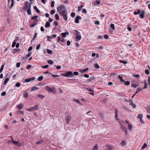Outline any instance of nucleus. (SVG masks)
Wrapping results in <instances>:
<instances>
[{
    "label": "nucleus",
    "instance_id": "33",
    "mask_svg": "<svg viewBox=\"0 0 150 150\" xmlns=\"http://www.w3.org/2000/svg\"><path fill=\"white\" fill-rule=\"evenodd\" d=\"M147 113L149 114L150 113V105H149L147 108Z\"/></svg>",
    "mask_w": 150,
    "mask_h": 150
},
{
    "label": "nucleus",
    "instance_id": "15",
    "mask_svg": "<svg viewBox=\"0 0 150 150\" xmlns=\"http://www.w3.org/2000/svg\"><path fill=\"white\" fill-rule=\"evenodd\" d=\"M88 70V68H86L84 69H81L79 70V71L81 73H83L87 71Z\"/></svg>",
    "mask_w": 150,
    "mask_h": 150
},
{
    "label": "nucleus",
    "instance_id": "60",
    "mask_svg": "<svg viewBox=\"0 0 150 150\" xmlns=\"http://www.w3.org/2000/svg\"><path fill=\"white\" fill-rule=\"evenodd\" d=\"M43 142V141L41 140V141H39L36 142V144H40L42 143Z\"/></svg>",
    "mask_w": 150,
    "mask_h": 150
},
{
    "label": "nucleus",
    "instance_id": "1",
    "mask_svg": "<svg viewBox=\"0 0 150 150\" xmlns=\"http://www.w3.org/2000/svg\"><path fill=\"white\" fill-rule=\"evenodd\" d=\"M57 9L59 12L58 13L59 15L67 11L65 6L63 5H61L58 7L57 8Z\"/></svg>",
    "mask_w": 150,
    "mask_h": 150
},
{
    "label": "nucleus",
    "instance_id": "44",
    "mask_svg": "<svg viewBox=\"0 0 150 150\" xmlns=\"http://www.w3.org/2000/svg\"><path fill=\"white\" fill-rule=\"evenodd\" d=\"M54 1H52L51 2V7H54Z\"/></svg>",
    "mask_w": 150,
    "mask_h": 150
},
{
    "label": "nucleus",
    "instance_id": "51",
    "mask_svg": "<svg viewBox=\"0 0 150 150\" xmlns=\"http://www.w3.org/2000/svg\"><path fill=\"white\" fill-rule=\"evenodd\" d=\"M55 11L54 10H52L51 11L50 13H51V14L52 15L54 14L55 13Z\"/></svg>",
    "mask_w": 150,
    "mask_h": 150
},
{
    "label": "nucleus",
    "instance_id": "4",
    "mask_svg": "<svg viewBox=\"0 0 150 150\" xmlns=\"http://www.w3.org/2000/svg\"><path fill=\"white\" fill-rule=\"evenodd\" d=\"M38 106L37 105H36L35 106L33 107H31L27 109V110L30 111H33L35 110H38Z\"/></svg>",
    "mask_w": 150,
    "mask_h": 150
},
{
    "label": "nucleus",
    "instance_id": "18",
    "mask_svg": "<svg viewBox=\"0 0 150 150\" xmlns=\"http://www.w3.org/2000/svg\"><path fill=\"white\" fill-rule=\"evenodd\" d=\"M50 23L48 21L45 24V27L47 28L50 27Z\"/></svg>",
    "mask_w": 150,
    "mask_h": 150
},
{
    "label": "nucleus",
    "instance_id": "16",
    "mask_svg": "<svg viewBox=\"0 0 150 150\" xmlns=\"http://www.w3.org/2000/svg\"><path fill=\"white\" fill-rule=\"evenodd\" d=\"M81 36L80 35H78L76 36V41L78 42L81 39Z\"/></svg>",
    "mask_w": 150,
    "mask_h": 150
},
{
    "label": "nucleus",
    "instance_id": "11",
    "mask_svg": "<svg viewBox=\"0 0 150 150\" xmlns=\"http://www.w3.org/2000/svg\"><path fill=\"white\" fill-rule=\"evenodd\" d=\"M106 146L107 147V148L105 150H113V148L109 145L106 144Z\"/></svg>",
    "mask_w": 150,
    "mask_h": 150
},
{
    "label": "nucleus",
    "instance_id": "21",
    "mask_svg": "<svg viewBox=\"0 0 150 150\" xmlns=\"http://www.w3.org/2000/svg\"><path fill=\"white\" fill-rule=\"evenodd\" d=\"M33 8H34V9L36 11V12L37 13H39L40 12V10L38 9V8L36 6H34L33 7Z\"/></svg>",
    "mask_w": 150,
    "mask_h": 150
},
{
    "label": "nucleus",
    "instance_id": "36",
    "mask_svg": "<svg viewBox=\"0 0 150 150\" xmlns=\"http://www.w3.org/2000/svg\"><path fill=\"white\" fill-rule=\"evenodd\" d=\"M55 18L57 20H59V17L58 15L57 14H56L55 15Z\"/></svg>",
    "mask_w": 150,
    "mask_h": 150
},
{
    "label": "nucleus",
    "instance_id": "5",
    "mask_svg": "<svg viewBox=\"0 0 150 150\" xmlns=\"http://www.w3.org/2000/svg\"><path fill=\"white\" fill-rule=\"evenodd\" d=\"M61 16H63V19L65 21H67V18H68V16H67V11L65 12V13H63L61 14L60 15Z\"/></svg>",
    "mask_w": 150,
    "mask_h": 150
},
{
    "label": "nucleus",
    "instance_id": "31",
    "mask_svg": "<svg viewBox=\"0 0 150 150\" xmlns=\"http://www.w3.org/2000/svg\"><path fill=\"white\" fill-rule=\"evenodd\" d=\"M95 79V78L94 77H90L88 80H87V81H93L94 79Z\"/></svg>",
    "mask_w": 150,
    "mask_h": 150
},
{
    "label": "nucleus",
    "instance_id": "48",
    "mask_svg": "<svg viewBox=\"0 0 150 150\" xmlns=\"http://www.w3.org/2000/svg\"><path fill=\"white\" fill-rule=\"evenodd\" d=\"M125 84L126 85L128 86L130 84V82L129 81H127L126 82L125 81Z\"/></svg>",
    "mask_w": 150,
    "mask_h": 150
},
{
    "label": "nucleus",
    "instance_id": "57",
    "mask_svg": "<svg viewBox=\"0 0 150 150\" xmlns=\"http://www.w3.org/2000/svg\"><path fill=\"white\" fill-rule=\"evenodd\" d=\"M133 76L137 78H138L140 77V76L138 74H134L133 75Z\"/></svg>",
    "mask_w": 150,
    "mask_h": 150
},
{
    "label": "nucleus",
    "instance_id": "32",
    "mask_svg": "<svg viewBox=\"0 0 150 150\" xmlns=\"http://www.w3.org/2000/svg\"><path fill=\"white\" fill-rule=\"evenodd\" d=\"M118 77L120 79L121 81L122 82H125V81L123 79L122 76H119Z\"/></svg>",
    "mask_w": 150,
    "mask_h": 150
},
{
    "label": "nucleus",
    "instance_id": "22",
    "mask_svg": "<svg viewBox=\"0 0 150 150\" xmlns=\"http://www.w3.org/2000/svg\"><path fill=\"white\" fill-rule=\"evenodd\" d=\"M141 12V11L140 10H138L137 11H134L133 13L135 15L139 14Z\"/></svg>",
    "mask_w": 150,
    "mask_h": 150
},
{
    "label": "nucleus",
    "instance_id": "6",
    "mask_svg": "<svg viewBox=\"0 0 150 150\" xmlns=\"http://www.w3.org/2000/svg\"><path fill=\"white\" fill-rule=\"evenodd\" d=\"M45 88L48 92L51 93L53 92V89H54V88H51L48 86H45Z\"/></svg>",
    "mask_w": 150,
    "mask_h": 150
},
{
    "label": "nucleus",
    "instance_id": "7",
    "mask_svg": "<svg viewBox=\"0 0 150 150\" xmlns=\"http://www.w3.org/2000/svg\"><path fill=\"white\" fill-rule=\"evenodd\" d=\"M18 38H19L18 37H16L15 40H14L12 45V47L13 48L15 47L16 44V42L18 40Z\"/></svg>",
    "mask_w": 150,
    "mask_h": 150
},
{
    "label": "nucleus",
    "instance_id": "8",
    "mask_svg": "<svg viewBox=\"0 0 150 150\" xmlns=\"http://www.w3.org/2000/svg\"><path fill=\"white\" fill-rule=\"evenodd\" d=\"M35 78V77L29 78L27 79H26L25 80V82H29L32 81H34Z\"/></svg>",
    "mask_w": 150,
    "mask_h": 150
},
{
    "label": "nucleus",
    "instance_id": "27",
    "mask_svg": "<svg viewBox=\"0 0 150 150\" xmlns=\"http://www.w3.org/2000/svg\"><path fill=\"white\" fill-rule=\"evenodd\" d=\"M23 105L22 104H19L17 105V108L19 110H21L23 108Z\"/></svg>",
    "mask_w": 150,
    "mask_h": 150
},
{
    "label": "nucleus",
    "instance_id": "17",
    "mask_svg": "<svg viewBox=\"0 0 150 150\" xmlns=\"http://www.w3.org/2000/svg\"><path fill=\"white\" fill-rule=\"evenodd\" d=\"M145 13V12L144 11H142V13L140 15V17L141 18H144V14Z\"/></svg>",
    "mask_w": 150,
    "mask_h": 150
},
{
    "label": "nucleus",
    "instance_id": "24",
    "mask_svg": "<svg viewBox=\"0 0 150 150\" xmlns=\"http://www.w3.org/2000/svg\"><path fill=\"white\" fill-rule=\"evenodd\" d=\"M39 89V88L38 87H34L32 88V89H31V91H36L37 90H38Z\"/></svg>",
    "mask_w": 150,
    "mask_h": 150
},
{
    "label": "nucleus",
    "instance_id": "40",
    "mask_svg": "<svg viewBox=\"0 0 150 150\" xmlns=\"http://www.w3.org/2000/svg\"><path fill=\"white\" fill-rule=\"evenodd\" d=\"M110 27L113 30L115 29V25L114 24H111L110 25Z\"/></svg>",
    "mask_w": 150,
    "mask_h": 150
},
{
    "label": "nucleus",
    "instance_id": "43",
    "mask_svg": "<svg viewBox=\"0 0 150 150\" xmlns=\"http://www.w3.org/2000/svg\"><path fill=\"white\" fill-rule=\"evenodd\" d=\"M27 12L28 14L29 15H31V9H29L28 10H27Z\"/></svg>",
    "mask_w": 150,
    "mask_h": 150
},
{
    "label": "nucleus",
    "instance_id": "12",
    "mask_svg": "<svg viewBox=\"0 0 150 150\" xmlns=\"http://www.w3.org/2000/svg\"><path fill=\"white\" fill-rule=\"evenodd\" d=\"M14 144H15V145L20 146H21V143H19V141H13L12 142Z\"/></svg>",
    "mask_w": 150,
    "mask_h": 150
},
{
    "label": "nucleus",
    "instance_id": "42",
    "mask_svg": "<svg viewBox=\"0 0 150 150\" xmlns=\"http://www.w3.org/2000/svg\"><path fill=\"white\" fill-rule=\"evenodd\" d=\"M138 118H139V120L142 119V114H139L138 115Z\"/></svg>",
    "mask_w": 150,
    "mask_h": 150
},
{
    "label": "nucleus",
    "instance_id": "55",
    "mask_svg": "<svg viewBox=\"0 0 150 150\" xmlns=\"http://www.w3.org/2000/svg\"><path fill=\"white\" fill-rule=\"evenodd\" d=\"M50 74L52 76L54 77H58L59 76L58 75H54L53 74H51V73H50Z\"/></svg>",
    "mask_w": 150,
    "mask_h": 150
},
{
    "label": "nucleus",
    "instance_id": "61",
    "mask_svg": "<svg viewBox=\"0 0 150 150\" xmlns=\"http://www.w3.org/2000/svg\"><path fill=\"white\" fill-rule=\"evenodd\" d=\"M145 72L146 74L147 75H148L149 73V70L147 69L145 70Z\"/></svg>",
    "mask_w": 150,
    "mask_h": 150
},
{
    "label": "nucleus",
    "instance_id": "56",
    "mask_svg": "<svg viewBox=\"0 0 150 150\" xmlns=\"http://www.w3.org/2000/svg\"><path fill=\"white\" fill-rule=\"evenodd\" d=\"M40 44H39L37 46L36 49L37 50H38L40 49Z\"/></svg>",
    "mask_w": 150,
    "mask_h": 150
},
{
    "label": "nucleus",
    "instance_id": "63",
    "mask_svg": "<svg viewBox=\"0 0 150 150\" xmlns=\"http://www.w3.org/2000/svg\"><path fill=\"white\" fill-rule=\"evenodd\" d=\"M6 92H5L4 91L1 93V95L2 96H5L6 95Z\"/></svg>",
    "mask_w": 150,
    "mask_h": 150
},
{
    "label": "nucleus",
    "instance_id": "54",
    "mask_svg": "<svg viewBox=\"0 0 150 150\" xmlns=\"http://www.w3.org/2000/svg\"><path fill=\"white\" fill-rule=\"evenodd\" d=\"M120 63H122L124 64H126L127 63V62L126 61H124L122 60H120Z\"/></svg>",
    "mask_w": 150,
    "mask_h": 150
},
{
    "label": "nucleus",
    "instance_id": "47",
    "mask_svg": "<svg viewBox=\"0 0 150 150\" xmlns=\"http://www.w3.org/2000/svg\"><path fill=\"white\" fill-rule=\"evenodd\" d=\"M144 87L143 88V89L146 88H147V83L146 82H145L144 83Z\"/></svg>",
    "mask_w": 150,
    "mask_h": 150
},
{
    "label": "nucleus",
    "instance_id": "38",
    "mask_svg": "<svg viewBox=\"0 0 150 150\" xmlns=\"http://www.w3.org/2000/svg\"><path fill=\"white\" fill-rule=\"evenodd\" d=\"M73 100L78 104H81L79 100H78L77 99H74Z\"/></svg>",
    "mask_w": 150,
    "mask_h": 150
},
{
    "label": "nucleus",
    "instance_id": "53",
    "mask_svg": "<svg viewBox=\"0 0 150 150\" xmlns=\"http://www.w3.org/2000/svg\"><path fill=\"white\" fill-rule=\"evenodd\" d=\"M71 16L72 17H74L75 16V13H72L71 14Z\"/></svg>",
    "mask_w": 150,
    "mask_h": 150
},
{
    "label": "nucleus",
    "instance_id": "9",
    "mask_svg": "<svg viewBox=\"0 0 150 150\" xmlns=\"http://www.w3.org/2000/svg\"><path fill=\"white\" fill-rule=\"evenodd\" d=\"M142 90V89L141 88H139L137 89V91H136V93L134 94L132 96V98H133L139 92H140V91H141Z\"/></svg>",
    "mask_w": 150,
    "mask_h": 150
},
{
    "label": "nucleus",
    "instance_id": "30",
    "mask_svg": "<svg viewBox=\"0 0 150 150\" xmlns=\"http://www.w3.org/2000/svg\"><path fill=\"white\" fill-rule=\"evenodd\" d=\"M37 23V21H35V22L34 23L30 25V26L31 27L33 28L36 25Z\"/></svg>",
    "mask_w": 150,
    "mask_h": 150
},
{
    "label": "nucleus",
    "instance_id": "2",
    "mask_svg": "<svg viewBox=\"0 0 150 150\" xmlns=\"http://www.w3.org/2000/svg\"><path fill=\"white\" fill-rule=\"evenodd\" d=\"M61 75L64 76L69 77L70 76H73V72L71 71H67L65 73L61 74Z\"/></svg>",
    "mask_w": 150,
    "mask_h": 150
},
{
    "label": "nucleus",
    "instance_id": "46",
    "mask_svg": "<svg viewBox=\"0 0 150 150\" xmlns=\"http://www.w3.org/2000/svg\"><path fill=\"white\" fill-rule=\"evenodd\" d=\"M47 53L49 54H51L52 53V51L51 50H49V49H47Z\"/></svg>",
    "mask_w": 150,
    "mask_h": 150
},
{
    "label": "nucleus",
    "instance_id": "39",
    "mask_svg": "<svg viewBox=\"0 0 150 150\" xmlns=\"http://www.w3.org/2000/svg\"><path fill=\"white\" fill-rule=\"evenodd\" d=\"M121 145L124 146L126 145V143L125 141H122L121 143H120Z\"/></svg>",
    "mask_w": 150,
    "mask_h": 150
},
{
    "label": "nucleus",
    "instance_id": "37",
    "mask_svg": "<svg viewBox=\"0 0 150 150\" xmlns=\"http://www.w3.org/2000/svg\"><path fill=\"white\" fill-rule=\"evenodd\" d=\"M83 6L81 5L80 6H79L78 7V11H80L82 9V8L83 7Z\"/></svg>",
    "mask_w": 150,
    "mask_h": 150
},
{
    "label": "nucleus",
    "instance_id": "45",
    "mask_svg": "<svg viewBox=\"0 0 150 150\" xmlns=\"http://www.w3.org/2000/svg\"><path fill=\"white\" fill-rule=\"evenodd\" d=\"M76 33V36H77L78 35H80V33L77 30H74Z\"/></svg>",
    "mask_w": 150,
    "mask_h": 150
},
{
    "label": "nucleus",
    "instance_id": "3",
    "mask_svg": "<svg viewBox=\"0 0 150 150\" xmlns=\"http://www.w3.org/2000/svg\"><path fill=\"white\" fill-rule=\"evenodd\" d=\"M32 2L30 4L28 1L26 2L24 6L23 7V9L25 10L26 11L28 10L31 9V5Z\"/></svg>",
    "mask_w": 150,
    "mask_h": 150
},
{
    "label": "nucleus",
    "instance_id": "52",
    "mask_svg": "<svg viewBox=\"0 0 150 150\" xmlns=\"http://www.w3.org/2000/svg\"><path fill=\"white\" fill-rule=\"evenodd\" d=\"M15 86L16 87H20L21 86V83H19V82L17 83L16 84Z\"/></svg>",
    "mask_w": 150,
    "mask_h": 150
},
{
    "label": "nucleus",
    "instance_id": "58",
    "mask_svg": "<svg viewBox=\"0 0 150 150\" xmlns=\"http://www.w3.org/2000/svg\"><path fill=\"white\" fill-rule=\"evenodd\" d=\"M12 2V3L11 4V6L10 7L11 8L13 6L14 4V0H11Z\"/></svg>",
    "mask_w": 150,
    "mask_h": 150
},
{
    "label": "nucleus",
    "instance_id": "62",
    "mask_svg": "<svg viewBox=\"0 0 150 150\" xmlns=\"http://www.w3.org/2000/svg\"><path fill=\"white\" fill-rule=\"evenodd\" d=\"M95 24L97 25H99L100 24V22L98 21H96L95 22Z\"/></svg>",
    "mask_w": 150,
    "mask_h": 150
},
{
    "label": "nucleus",
    "instance_id": "26",
    "mask_svg": "<svg viewBox=\"0 0 150 150\" xmlns=\"http://www.w3.org/2000/svg\"><path fill=\"white\" fill-rule=\"evenodd\" d=\"M98 146L97 144H96L93 147V150H97Z\"/></svg>",
    "mask_w": 150,
    "mask_h": 150
},
{
    "label": "nucleus",
    "instance_id": "50",
    "mask_svg": "<svg viewBox=\"0 0 150 150\" xmlns=\"http://www.w3.org/2000/svg\"><path fill=\"white\" fill-rule=\"evenodd\" d=\"M48 63L50 64V65H52V64H53V62L51 60H48Z\"/></svg>",
    "mask_w": 150,
    "mask_h": 150
},
{
    "label": "nucleus",
    "instance_id": "19",
    "mask_svg": "<svg viewBox=\"0 0 150 150\" xmlns=\"http://www.w3.org/2000/svg\"><path fill=\"white\" fill-rule=\"evenodd\" d=\"M88 91L91 92V93H90V94L92 95H94V90L93 89H92V88H90L88 89Z\"/></svg>",
    "mask_w": 150,
    "mask_h": 150
},
{
    "label": "nucleus",
    "instance_id": "29",
    "mask_svg": "<svg viewBox=\"0 0 150 150\" xmlns=\"http://www.w3.org/2000/svg\"><path fill=\"white\" fill-rule=\"evenodd\" d=\"M121 129L124 132H126V131L127 130L126 128L124 126L122 125H121Z\"/></svg>",
    "mask_w": 150,
    "mask_h": 150
},
{
    "label": "nucleus",
    "instance_id": "34",
    "mask_svg": "<svg viewBox=\"0 0 150 150\" xmlns=\"http://www.w3.org/2000/svg\"><path fill=\"white\" fill-rule=\"evenodd\" d=\"M38 97L39 98L42 99L45 97V96H43L41 94H38Z\"/></svg>",
    "mask_w": 150,
    "mask_h": 150
},
{
    "label": "nucleus",
    "instance_id": "28",
    "mask_svg": "<svg viewBox=\"0 0 150 150\" xmlns=\"http://www.w3.org/2000/svg\"><path fill=\"white\" fill-rule=\"evenodd\" d=\"M147 146V144L146 143H144L143 145L142 146V148H141V149H143L146 147Z\"/></svg>",
    "mask_w": 150,
    "mask_h": 150
},
{
    "label": "nucleus",
    "instance_id": "20",
    "mask_svg": "<svg viewBox=\"0 0 150 150\" xmlns=\"http://www.w3.org/2000/svg\"><path fill=\"white\" fill-rule=\"evenodd\" d=\"M23 97L25 98H26L28 97V93L27 92H24L23 94Z\"/></svg>",
    "mask_w": 150,
    "mask_h": 150
},
{
    "label": "nucleus",
    "instance_id": "59",
    "mask_svg": "<svg viewBox=\"0 0 150 150\" xmlns=\"http://www.w3.org/2000/svg\"><path fill=\"white\" fill-rule=\"evenodd\" d=\"M82 12L83 13H87V11L85 8H83L82 11Z\"/></svg>",
    "mask_w": 150,
    "mask_h": 150
},
{
    "label": "nucleus",
    "instance_id": "14",
    "mask_svg": "<svg viewBox=\"0 0 150 150\" xmlns=\"http://www.w3.org/2000/svg\"><path fill=\"white\" fill-rule=\"evenodd\" d=\"M115 119L116 120H118V119L117 118L118 114H117V109H115Z\"/></svg>",
    "mask_w": 150,
    "mask_h": 150
},
{
    "label": "nucleus",
    "instance_id": "25",
    "mask_svg": "<svg viewBox=\"0 0 150 150\" xmlns=\"http://www.w3.org/2000/svg\"><path fill=\"white\" fill-rule=\"evenodd\" d=\"M20 50H21L19 49H14L13 50V54H15L17 52H19Z\"/></svg>",
    "mask_w": 150,
    "mask_h": 150
},
{
    "label": "nucleus",
    "instance_id": "10",
    "mask_svg": "<svg viewBox=\"0 0 150 150\" xmlns=\"http://www.w3.org/2000/svg\"><path fill=\"white\" fill-rule=\"evenodd\" d=\"M81 17L80 16H77L76 18L75 19V23H78L79 22V20H81Z\"/></svg>",
    "mask_w": 150,
    "mask_h": 150
},
{
    "label": "nucleus",
    "instance_id": "35",
    "mask_svg": "<svg viewBox=\"0 0 150 150\" xmlns=\"http://www.w3.org/2000/svg\"><path fill=\"white\" fill-rule=\"evenodd\" d=\"M37 34H38V33H35V35H34L33 39L31 40V42L33 41L34 40H35V38H36V37H37Z\"/></svg>",
    "mask_w": 150,
    "mask_h": 150
},
{
    "label": "nucleus",
    "instance_id": "13",
    "mask_svg": "<svg viewBox=\"0 0 150 150\" xmlns=\"http://www.w3.org/2000/svg\"><path fill=\"white\" fill-rule=\"evenodd\" d=\"M71 117L70 116L67 115V117H65V120L67 121V123H69V122L70 120Z\"/></svg>",
    "mask_w": 150,
    "mask_h": 150
},
{
    "label": "nucleus",
    "instance_id": "23",
    "mask_svg": "<svg viewBox=\"0 0 150 150\" xmlns=\"http://www.w3.org/2000/svg\"><path fill=\"white\" fill-rule=\"evenodd\" d=\"M9 78H6L5 79V80H4V85H6L7 84V83L9 81Z\"/></svg>",
    "mask_w": 150,
    "mask_h": 150
},
{
    "label": "nucleus",
    "instance_id": "64",
    "mask_svg": "<svg viewBox=\"0 0 150 150\" xmlns=\"http://www.w3.org/2000/svg\"><path fill=\"white\" fill-rule=\"evenodd\" d=\"M148 82L149 85L150 86V76H149L148 77Z\"/></svg>",
    "mask_w": 150,
    "mask_h": 150
},
{
    "label": "nucleus",
    "instance_id": "41",
    "mask_svg": "<svg viewBox=\"0 0 150 150\" xmlns=\"http://www.w3.org/2000/svg\"><path fill=\"white\" fill-rule=\"evenodd\" d=\"M43 76H40L38 77V81H41L43 79Z\"/></svg>",
    "mask_w": 150,
    "mask_h": 150
},
{
    "label": "nucleus",
    "instance_id": "49",
    "mask_svg": "<svg viewBox=\"0 0 150 150\" xmlns=\"http://www.w3.org/2000/svg\"><path fill=\"white\" fill-rule=\"evenodd\" d=\"M132 125L130 124H129L128 125V128L130 130H131L132 128Z\"/></svg>",
    "mask_w": 150,
    "mask_h": 150
}]
</instances>
